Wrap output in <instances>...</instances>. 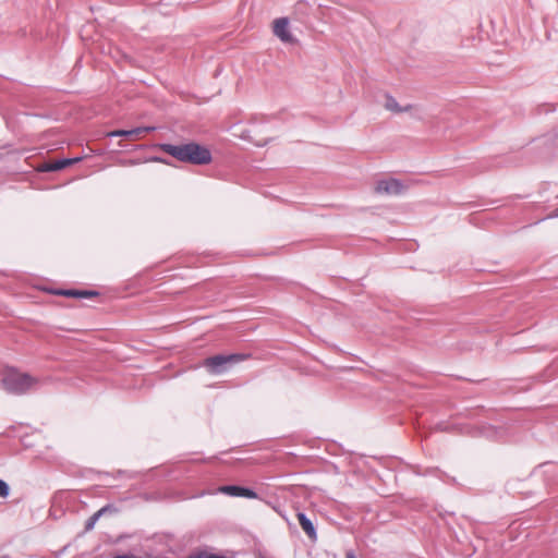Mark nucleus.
<instances>
[{"instance_id":"nucleus-4","label":"nucleus","mask_w":558,"mask_h":558,"mask_svg":"<svg viewBox=\"0 0 558 558\" xmlns=\"http://www.w3.org/2000/svg\"><path fill=\"white\" fill-rule=\"evenodd\" d=\"M274 35L284 44H294L296 40L289 27V20L287 17H279L272 22Z\"/></svg>"},{"instance_id":"nucleus-3","label":"nucleus","mask_w":558,"mask_h":558,"mask_svg":"<svg viewBox=\"0 0 558 558\" xmlns=\"http://www.w3.org/2000/svg\"><path fill=\"white\" fill-rule=\"evenodd\" d=\"M244 359L241 354L215 355L205 360V366L211 374H221L230 366L239 363Z\"/></svg>"},{"instance_id":"nucleus-8","label":"nucleus","mask_w":558,"mask_h":558,"mask_svg":"<svg viewBox=\"0 0 558 558\" xmlns=\"http://www.w3.org/2000/svg\"><path fill=\"white\" fill-rule=\"evenodd\" d=\"M155 130L154 126H142L135 128L132 130H116L108 133V136H122V137H141L143 134H146L150 131Z\"/></svg>"},{"instance_id":"nucleus-16","label":"nucleus","mask_w":558,"mask_h":558,"mask_svg":"<svg viewBox=\"0 0 558 558\" xmlns=\"http://www.w3.org/2000/svg\"><path fill=\"white\" fill-rule=\"evenodd\" d=\"M150 160H151V161H159V162L163 161V160H162L161 158H159V157H154V158H151Z\"/></svg>"},{"instance_id":"nucleus-12","label":"nucleus","mask_w":558,"mask_h":558,"mask_svg":"<svg viewBox=\"0 0 558 558\" xmlns=\"http://www.w3.org/2000/svg\"><path fill=\"white\" fill-rule=\"evenodd\" d=\"M80 160H81V158L57 160L53 163L49 165L47 169L51 170V171L62 170L65 167H68L69 165H72V163L77 162Z\"/></svg>"},{"instance_id":"nucleus-14","label":"nucleus","mask_w":558,"mask_h":558,"mask_svg":"<svg viewBox=\"0 0 558 558\" xmlns=\"http://www.w3.org/2000/svg\"><path fill=\"white\" fill-rule=\"evenodd\" d=\"M161 148L169 154L170 156L174 157V145L173 144H163L161 145Z\"/></svg>"},{"instance_id":"nucleus-9","label":"nucleus","mask_w":558,"mask_h":558,"mask_svg":"<svg viewBox=\"0 0 558 558\" xmlns=\"http://www.w3.org/2000/svg\"><path fill=\"white\" fill-rule=\"evenodd\" d=\"M298 520L306 535L311 539L315 541L317 538V534L312 521L302 512L298 513Z\"/></svg>"},{"instance_id":"nucleus-6","label":"nucleus","mask_w":558,"mask_h":558,"mask_svg":"<svg viewBox=\"0 0 558 558\" xmlns=\"http://www.w3.org/2000/svg\"><path fill=\"white\" fill-rule=\"evenodd\" d=\"M384 108L392 113H404V112H412L416 110V107L414 105H400L396 98H393L390 95H387L385 97L384 101Z\"/></svg>"},{"instance_id":"nucleus-15","label":"nucleus","mask_w":558,"mask_h":558,"mask_svg":"<svg viewBox=\"0 0 558 558\" xmlns=\"http://www.w3.org/2000/svg\"><path fill=\"white\" fill-rule=\"evenodd\" d=\"M345 558H356L352 550L347 551Z\"/></svg>"},{"instance_id":"nucleus-11","label":"nucleus","mask_w":558,"mask_h":558,"mask_svg":"<svg viewBox=\"0 0 558 558\" xmlns=\"http://www.w3.org/2000/svg\"><path fill=\"white\" fill-rule=\"evenodd\" d=\"M59 294L70 298H92L97 295V292L86 290H63Z\"/></svg>"},{"instance_id":"nucleus-5","label":"nucleus","mask_w":558,"mask_h":558,"mask_svg":"<svg viewBox=\"0 0 558 558\" xmlns=\"http://www.w3.org/2000/svg\"><path fill=\"white\" fill-rule=\"evenodd\" d=\"M403 191V184L396 179L378 181L375 186V192L379 195H400Z\"/></svg>"},{"instance_id":"nucleus-1","label":"nucleus","mask_w":558,"mask_h":558,"mask_svg":"<svg viewBox=\"0 0 558 558\" xmlns=\"http://www.w3.org/2000/svg\"><path fill=\"white\" fill-rule=\"evenodd\" d=\"M40 380L27 373H22L15 368H9L4 372L0 387L12 395H24L36 390Z\"/></svg>"},{"instance_id":"nucleus-10","label":"nucleus","mask_w":558,"mask_h":558,"mask_svg":"<svg viewBox=\"0 0 558 558\" xmlns=\"http://www.w3.org/2000/svg\"><path fill=\"white\" fill-rule=\"evenodd\" d=\"M113 511V508L111 506H105L102 507L101 509H99L98 511H96L87 521H86V524H85V530L86 531H89L92 530L96 522L99 520L100 517H102L104 514H106L107 512H112Z\"/></svg>"},{"instance_id":"nucleus-13","label":"nucleus","mask_w":558,"mask_h":558,"mask_svg":"<svg viewBox=\"0 0 558 558\" xmlns=\"http://www.w3.org/2000/svg\"><path fill=\"white\" fill-rule=\"evenodd\" d=\"M9 492V485L4 481L0 480V497H7Z\"/></svg>"},{"instance_id":"nucleus-2","label":"nucleus","mask_w":558,"mask_h":558,"mask_svg":"<svg viewBox=\"0 0 558 558\" xmlns=\"http://www.w3.org/2000/svg\"><path fill=\"white\" fill-rule=\"evenodd\" d=\"M177 160L194 166H206L213 161L211 151L196 142L177 145Z\"/></svg>"},{"instance_id":"nucleus-7","label":"nucleus","mask_w":558,"mask_h":558,"mask_svg":"<svg viewBox=\"0 0 558 558\" xmlns=\"http://www.w3.org/2000/svg\"><path fill=\"white\" fill-rule=\"evenodd\" d=\"M219 490L226 495L234 496V497H245V498H256L257 495L254 490L245 487L227 485L219 488Z\"/></svg>"}]
</instances>
